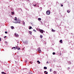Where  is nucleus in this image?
Listing matches in <instances>:
<instances>
[{
  "instance_id": "34",
  "label": "nucleus",
  "mask_w": 74,
  "mask_h": 74,
  "mask_svg": "<svg viewBox=\"0 0 74 74\" xmlns=\"http://www.w3.org/2000/svg\"><path fill=\"white\" fill-rule=\"evenodd\" d=\"M36 4H35V5H34V7H36Z\"/></svg>"
},
{
  "instance_id": "30",
  "label": "nucleus",
  "mask_w": 74,
  "mask_h": 74,
  "mask_svg": "<svg viewBox=\"0 0 74 74\" xmlns=\"http://www.w3.org/2000/svg\"><path fill=\"white\" fill-rule=\"evenodd\" d=\"M61 7H63V5H62V4H61Z\"/></svg>"
},
{
  "instance_id": "39",
  "label": "nucleus",
  "mask_w": 74,
  "mask_h": 74,
  "mask_svg": "<svg viewBox=\"0 0 74 74\" xmlns=\"http://www.w3.org/2000/svg\"><path fill=\"white\" fill-rule=\"evenodd\" d=\"M31 64L32 63H32H31Z\"/></svg>"
},
{
  "instance_id": "7",
  "label": "nucleus",
  "mask_w": 74,
  "mask_h": 74,
  "mask_svg": "<svg viewBox=\"0 0 74 74\" xmlns=\"http://www.w3.org/2000/svg\"><path fill=\"white\" fill-rule=\"evenodd\" d=\"M22 23L23 25H25V22L23 21L22 22Z\"/></svg>"
},
{
  "instance_id": "31",
  "label": "nucleus",
  "mask_w": 74,
  "mask_h": 74,
  "mask_svg": "<svg viewBox=\"0 0 74 74\" xmlns=\"http://www.w3.org/2000/svg\"><path fill=\"white\" fill-rule=\"evenodd\" d=\"M27 60H26L25 61V63H27Z\"/></svg>"
},
{
  "instance_id": "23",
  "label": "nucleus",
  "mask_w": 74,
  "mask_h": 74,
  "mask_svg": "<svg viewBox=\"0 0 74 74\" xmlns=\"http://www.w3.org/2000/svg\"><path fill=\"white\" fill-rule=\"evenodd\" d=\"M29 73V74H32V72H30Z\"/></svg>"
},
{
  "instance_id": "12",
  "label": "nucleus",
  "mask_w": 74,
  "mask_h": 74,
  "mask_svg": "<svg viewBox=\"0 0 74 74\" xmlns=\"http://www.w3.org/2000/svg\"><path fill=\"white\" fill-rule=\"evenodd\" d=\"M70 12V10H67V12L68 13H69Z\"/></svg>"
},
{
  "instance_id": "38",
  "label": "nucleus",
  "mask_w": 74,
  "mask_h": 74,
  "mask_svg": "<svg viewBox=\"0 0 74 74\" xmlns=\"http://www.w3.org/2000/svg\"><path fill=\"white\" fill-rule=\"evenodd\" d=\"M31 64L32 63H32H31Z\"/></svg>"
},
{
  "instance_id": "6",
  "label": "nucleus",
  "mask_w": 74,
  "mask_h": 74,
  "mask_svg": "<svg viewBox=\"0 0 74 74\" xmlns=\"http://www.w3.org/2000/svg\"><path fill=\"white\" fill-rule=\"evenodd\" d=\"M60 43H63V42L62 41V40H60Z\"/></svg>"
},
{
  "instance_id": "26",
  "label": "nucleus",
  "mask_w": 74,
  "mask_h": 74,
  "mask_svg": "<svg viewBox=\"0 0 74 74\" xmlns=\"http://www.w3.org/2000/svg\"><path fill=\"white\" fill-rule=\"evenodd\" d=\"M5 34H7V32L5 31Z\"/></svg>"
},
{
  "instance_id": "21",
  "label": "nucleus",
  "mask_w": 74,
  "mask_h": 74,
  "mask_svg": "<svg viewBox=\"0 0 74 74\" xmlns=\"http://www.w3.org/2000/svg\"><path fill=\"white\" fill-rule=\"evenodd\" d=\"M54 74H56V72L54 71Z\"/></svg>"
},
{
  "instance_id": "36",
  "label": "nucleus",
  "mask_w": 74,
  "mask_h": 74,
  "mask_svg": "<svg viewBox=\"0 0 74 74\" xmlns=\"http://www.w3.org/2000/svg\"><path fill=\"white\" fill-rule=\"evenodd\" d=\"M47 63H49L48 62H47Z\"/></svg>"
},
{
  "instance_id": "4",
  "label": "nucleus",
  "mask_w": 74,
  "mask_h": 74,
  "mask_svg": "<svg viewBox=\"0 0 74 74\" xmlns=\"http://www.w3.org/2000/svg\"><path fill=\"white\" fill-rule=\"evenodd\" d=\"M39 31L41 33H43V30L42 29H40Z\"/></svg>"
},
{
  "instance_id": "14",
  "label": "nucleus",
  "mask_w": 74,
  "mask_h": 74,
  "mask_svg": "<svg viewBox=\"0 0 74 74\" xmlns=\"http://www.w3.org/2000/svg\"><path fill=\"white\" fill-rule=\"evenodd\" d=\"M1 73L2 74H6V73H5L4 72H2Z\"/></svg>"
},
{
  "instance_id": "8",
  "label": "nucleus",
  "mask_w": 74,
  "mask_h": 74,
  "mask_svg": "<svg viewBox=\"0 0 74 74\" xmlns=\"http://www.w3.org/2000/svg\"><path fill=\"white\" fill-rule=\"evenodd\" d=\"M29 32L30 33V35H32V31H29Z\"/></svg>"
},
{
  "instance_id": "40",
  "label": "nucleus",
  "mask_w": 74,
  "mask_h": 74,
  "mask_svg": "<svg viewBox=\"0 0 74 74\" xmlns=\"http://www.w3.org/2000/svg\"><path fill=\"white\" fill-rule=\"evenodd\" d=\"M31 64L32 63H32H31Z\"/></svg>"
},
{
  "instance_id": "2",
  "label": "nucleus",
  "mask_w": 74,
  "mask_h": 74,
  "mask_svg": "<svg viewBox=\"0 0 74 74\" xmlns=\"http://www.w3.org/2000/svg\"><path fill=\"white\" fill-rule=\"evenodd\" d=\"M14 34L15 35V36L16 37H19V35H18V34H16V33H15Z\"/></svg>"
},
{
  "instance_id": "10",
  "label": "nucleus",
  "mask_w": 74,
  "mask_h": 74,
  "mask_svg": "<svg viewBox=\"0 0 74 74\" xmlns=\"http://www.w3.org/2000/svg\"><path fill=\"white\" fill-rule=\"evenodd\" d=\"M44 73H45V74H48V72L47 71H45Z\"/></svg>"
},
{
  "instance_id": "28",
  "label": "nucleus",
  "mask_w": 74,
  "mask_h": 74,
  "mask_svg": "<svg viewBox=\"0 0 74 74\" xmlns=\"http://www.w3.org/2000/svg\"><path fill=\"white\" fill-rule=\"evenodd\" d=\"M53 55H55V52H53Z\"/></svg>"
},
{
  "instance_id": "13",
  "label": "nucleus",
  "mask_w": 74,
  "mask_h": 74,
  "mask_svg": "<svg viewBox=\"0 0 74 74\" xmlns=\"http://www.w3.org/2000/svg\"><path fill=\"white\" fill-rule=\"evenodd\" d=\"M52 32H55V30H54L53 29H52Z\"/></svg>"
},
{
  "instance_id": "20",
  "label": "nucleus",
  "mask_w": 74,
  "mask_h": 74,
  "mask_svg": "<svg viewBox=\"0 0 74 74\" xmlns=\"http://www.w3.org/2000/svg\"><path fill=\"white\" fill-rule=\"evenodd\" d=\"M12 15H14V12H12Z\"/></svg>"
},
{
  "instance_id": "9",
  "label": "nucleus",
  "mask_w": 74,
  "mask_h": 74,
  "mask_svg": "<svg viewBox=\"0 0 74 74\" xmlns=\"http://www.w3.org/2000/svg\"><path fill=\"white\" fill-rule=\"evenodd\" d=\"M44 69H45V70H46V69H47V67L45 66L44 67Z\"/></svg>"
},
{
  "instance_id": "33",
  "label": "nucleus",
  "mask_w": 74,
  "mask_h": 74,
  "mask_svg": "<svg viewBox=\"0 0 74 74\" xmlns=\"http://www.w3.org/2000/svg\"><path fill=\"white\" fill-rule=\"evenodd\" d=\"M7 36H5L4 37V38H6V37Z\"/></svg>"
},
{
  "instance_id": "25",
  "label": "nucleus",
  "mask_w": 74,
  "mask_h": 74,
  "mask_svg": "<svg viewBox=\"0 0 74 74\" xmlns=\"http://www.w3.org/2000/svg\"><path fill=\"white\" fill-rule=\"evenodd\" d=\"M18 49V50H19L20 49V48H19V47H18V49Z\"/></svg>"
},
{
  "instance_id": "22",
  "label": "nucleus",
  "mask_w": 74,
  "mask_h": 74,
  "mask_svg": "<svg viewBox=\"0 0 74 74\" xmlns=\"http://www.w3.org/2000/svg\"><path fill=\"white\" fill-rule=\"evenodd\" d=\"M18 47L16 46V48L17 49H18Z\"/></svg>"
},
{
  "instance_id": "37",
  "label": "nucleus",
  "mask_w": 74,
  "mask_h": 74,
  "mask_svg": "<svg viewBox=\"0 0 74 74\" xmlns=\"http://www.w3.org/2000/svg\"><path fill=\"white\" fill-rule=\"evenodd\" d=\"M22 50H24V49H22Z\"/></svg>"
},
{
  "instance_id": "35",
  "label": "nucleus",
  "mask_w": 74,
  "mask_h": 74,
  "mask_svg": "<svg viewBox=\"0 0 74 74\" xmlns=\"http://www.w3.org/2000/svg\"><path fill=\"white\" fill-rule=\"evenodd\" d=\"M68 69H70V67H68Z\"/></svg>"
},
{
  "instance_id": "17",
  "label": "nucleus",
  "mask_w": 74,
  "mask_h": 74,
  "mask_svg": "<svg viewBox=\"0 0 74 74\" xmlns=\"http://www.w3.org/2000/svg\"><path fill=\"white\" fill-rule=\"evenodd\" d=\"M37 62L38 63V64H40V61L39 60L37 61Z\"/></svg>"
},
{
  "instance_id": "1",
  "label": "nucleus",
  "mask_w": 74,
  "mask_h": 74,
  "mask_svg": "<svg viewBox=\"0 0 74 74\" xmlns=\"http://www.w3.org/2000/svg\"><path fill=\"white\" fill-rule=\"evenodd\" d=\"M50 13L51 12L49 10H48L47 11H46V14L47 15H49Z\"/></svg>"
},
{
  "instance_id": "11",
  "label": "nucleus",
  "mask_w": 74,
  "mask_h": 74,
  "mask_svg": "<svg viewBox=\"0 0 74 74\" xmlns=\"http://www.w3.org/2000/svg\"><path fill=\"white\" fill-rule=\"evenodd\" d=\"M38 21H41V19L40 18H38Z\"/></svg>"
},
{
  "instance_id": "5",
  "label": "nucleus",
  "mask_w": 74,
  "mask_h": 74,
  "mask_svg": "<svg viewBox=\"0 0 74 74\" xmlns=\"http://www.w3.org/2000/svg\"><path fill=\"white\" fill-rule=\"evenodd\" d=\"M12 49H14L15 50H16V47H12Z\"/></svg>"
},
{
  "instance_id": "32",
  "label": "nucleus",
  "mask_w": 74,
  "mask_h": 74,
  "mask_svg": "<svg viewBox=\"0 0 74 74\" xmlns=\"http://www.w3.org/2000/svg\"><path fill=\"white\" fill-rule=\"evenodd\" d=\"M1 41V38H0V41Z\"/></svg>"
},
{
  "instance_id": "15",
  "label": "nucleus",
  "mask_w": 74,
  "mask_h": 74,
  "mask_svg": "<svg viewBox=\"0 0 74 74\" xmlns=\"http://www.w3.org/2000/svg\"><path fill=\"white\" fill-rule=\"evenodd\" d=\"M14 23H20V22H15Z\"/></svg>"
},
{
  "instance_id": "3",
  "label": "nucleus",
  "mask_w": 74,
  "mask_h": 74,
  "mask_svg": "<svg viewBox=\"0 0 74 74\" xmlns=\"http://www.w3.org/2000/svg\"><path fill=\"white\" fill-rule=\"evenodd\" d=\"M40 48H41L40 47H39V48L38 49V52H40V53L41 52V50L40 49Z\"/></svg>"
},
{
  "instance_id": "29",
  "label": "nucleus",
  "mask_w": 74,
  "mask_h": 74,
  "mask_svg": "<svg viewBox=\"0 0 74 74\" xmlns=\"http://www.w3.org/2000/svg\"><path fill=\"white\" fill-rule=\"evenodd\" d=\"M33 31H34L35 32H36V31L35 30H34V29L33 30Z\"/></svg>"
},
{
  "instance_id": "18",
  "label": "nucleus",
  "mask_w": 74,
  "mask_h": 74,
  "mask_svg": "<svg viewBox=\"0 0 74 74\" xmlns=\"http://www.w3.org/2000/svg\"><path fill=\"white\" fill-rule=\"evenodd\" d=\"M11 27L12 29H14V27L13 26H11Z\"/></svg>"
},
{
  "instance_id": "24",
  "label": "nucleus",
  "mask_w": 74,
  "mask_h": 74,
  "mask_svg": "<svg viewBox=\"0 0 74 74\" xmlns=\"http://www.w3.org/2000/svg\"><path fill=\"white\" fill-rule=\"evenodd\" d=\"M40 38H42V35H40Z\"/></svg>"
},
{
  "instance_id": "27",
  "label": "nucleus",
  "mask_w": 74,
  "mask_h": 74,
  "mask_svg": "<svg viewBox=\"0 0 74 74\" xmlns=\"http://www.w3.org/2000/svg\"><path fill=\"white\" fill-rule=\"evenodd\" d=\"M50 72H51V71H52V69H50Z\"/></svg>"
},
{
  "instance_id": "19",
  "label": "nucleus",
  "mask_w": 74,
  "mask_h": 74,
  "mask_svg": "<svg viewBox=\"0 0 74 74\" xmlns=\"http://www.w3.org/2000/svg\"><path fill=\"white\" fill-rule=\"evenodd\" d=\"M32 27L30 26V27H29V29H32Z\"/></svg>"
},
{
  "instance_id": "16",
  "label": "nucleus",
  "mask_w": 74,
  "mask_h": 74,
  "mask_svg": "<svg viewBox=\"0 0 74 74\" xmlns=\"http://www.w3.org/2000/svg\"><path fill=\"white\" fill-rule=\"evenodd\" d=\"M17 18L16 17H15V18H14V20H15V21H16V20H17Z\"/></svg>"
}]
</instances>
